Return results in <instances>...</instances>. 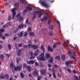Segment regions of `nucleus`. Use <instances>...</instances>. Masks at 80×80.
I'll list each match as a JSON object with an SVG mask.
<instances>
[{"instance_id":"obj_1","label":"nucleus","mask_w":80,"mask_h":80,"mask_svg":"<svg viewBox=\"0 0 80 80\" xmlns=\"http://www.w3.org/2000/svg\"><path fill=\"white\" fill-rule=\"evenodd\" d=\"M41 48L42 50V53L40 55L39 57L38 58V59H39L40 60H41V61H45V58H44V53H45V49L43 47V45H41Z\"/></svg>"},{"instance_id":"obj_2","label":"nucleus","mask_w":80,"mask_h":80,"mask_svg":"<svg viewBox=\"0 0 80 80\" xmlns=\"http://www.w3.org/2000/svg\"><path fill=\"white\" fill-rule=\"evenodd\" d=\"M37 13L38 14V17L40 18L41 17V16L43 14L44 12L43 11H36L33 12V15H35L36 14H37Z\"/></svg>"},{"instance_id":"obj_3","label":"nucleus","mask_w":80,"mask_h":80,"mask_svg":"<svg viewBox=\"0 0 80 80\" xmlns=\"http://www.w3.org/2000/svg\"><path fill=\"white\" fill-rule=\"evenodd\" d=\"M39 3L41 4L42 6L45 7H46V8H49V5L46 4L45 2H43L42 1V0H40L39 1Z\"/></svg>"},{"instance_id":"obj_4","label":"nucleus","mask_w":80,"mask_h":80,"mask_svg":"<svg viewBox=\"0 0 80 80\" xmlns=\"http://www.w3.org/2000/svg\"><path fill=\"white\" fill-rule=\"evenodd\" d=\"M21 70H22V66H18L16 67L14 66V70L15 71H17V70L20 71Z\"/></svg>"},{"instance_id":"obj_5","label":"nucleus","mask_w":80,"mask_h":80,"mask_svg":"<svg viewBox=\"0 0 80 80\" xmlns=\"http://www.w3.org/2000/svg\"><path fill=\"white\" fill-rule=\"evenodd\" d=\"M12 12L13 15L12 19L13 20V19H14V18H15V15H16L15 9L13 8L12 9Z\"/></svg>"},{"instance_id":"obj_6","label":"nucleus","mask_w":80,"mask_h":80,"mask_svg":"<svg viewBox=\"0 0 80 80\" xmlns=\"http://www.w3.org/2000/svg\"><path fill=\"white\" fill-rule=\"evenodd\" d=\"M75 53L73 52V51H72V54L71 55L72 58L75 60V61H77V60L76 59V58H75Z\"/></svg>"},{"instance_id":"obj_7","label":"nucleus","mask_w":80,"mask_h":80,"mask_svg":"<svg viewBox=\"0 0 80 80\" xmlns=\"http://www.w3.org/2000/svg\"><path fill=\"white\" fill-rule=\"evenodd\" d=\"M40 72L42 75H45L46 74V72H47V70H46V69H43L41 70Z\"/></svg>"},{"instance_id":"obj_8","label":"nucleus","mask_w":80,"mask_h":80,"mask_svg":"<svg viewBox=\"0 0 80 80\" xmlns=\"http://www.w3.org/2000/svg\"><path fill=\"white\" fill-rule=\"evenodd\" d=\"M35 62V61H33V60L29 61H27V63L29 64V65H30V64H33Z\"/></svg>"},{"instance_id":"obj_9","label":"nucleus","mask_w":80,"mask_h":80,"mask_svg":"<svg viewBox=\"0 0 80 80\" xmlns=\"http://www.w3.org/2000/svg\"><path fill=\"white\" fill-rule=\"evenodd\" d=\"M48 19V18L47 17L44 16L41 19V20L42 22H45Z\"/></svg>"},{"instance_id":"obj_10","label":"nucleus","mask_w":80,"mask_h":80,"mask_svg":"<svg viewBox=\"0 0 80 80\" xmlns=\"http://www.w3.org/2000/svg\"><path fill=\"white\" fill-rule=\"evenodd\" d=\"M70 64H72V61H70V60H69L68 61H66V65H70Z\"/></svg>"},{"instance_id":"obj_11","label":"nucleus","mask_w":80,"mask_h":80,"mask_svg":"<svg viewBox=\"0 0 80 80\" xmlns=\"http://www.w3.org/2000/svg\"><path fill=\"white\" fill-rule=\"evenodd\" d=\"M34 70H35L33 72V75H37V76H38V72L37 71V69H34Z\"/></svg>"},{"instance_id":"obj_12","label":"nucleus","mask_w":80,"mask_h":80,"mask_svg":"<svg viewBox=\"0 0 80 80\" xmlns=\"http://www.w3.org/2000/svg\"><path fill=\"white\" fill-rule=\"evenodd\" d=\"M38 46L37 45H32V48L34 49V50H36L38 48Z\"/></svg>"},{"instance_id":"obj_13","label":"nucleus","mask_w":80,"mask_h":80,"mask_svg":"<svg viewBox=\"0 0 80 80\" xmlns=\"http://www.w3.org/2000/svg\"><path fill=\"white\" fill-rule=\"evenodd\" d=\"M22 50L19 49L17 52V55L18 56H20L21 55V52H22Z\"/></svg>"},{"instance_id":"obj_14","label":"nucleus","mask_w":80,"mask_h":80,"mask_svg":"<svg viewBox=\"0 0 80 80\" xmlns=\"http://www.w3.org/2000/svg\"><path fill=\"white\" fill-rule=\"evenodd\" d=\"M48 50L49 52H53V49L49 46L48 48Z\"/></svg>"},{"instance_id":"obj_15","label":"nucleus","mask_w":80,"mask_h":80,"mask_svg":"<svg viewBox=\"0 0 80 80\" xmlns=\"http://www.w3.org/2000/svg\"><path fill=\"white\" fill-rule=\"evenodd\" d=\"M26 8L29 11H32V8L30 7V6H26Z\"/></svg>"},{"instance_id":"obj_16","label":"nucleus","mask_w":80,"mask_h":80,"mask_svg":"<svg viewBox=\"0 0 80 80\" xmlns=\"http://www.w3.org/2000/svg\"><path fill=\"white\" fill-rule=\"evenodd\" d=\"M23 24L22 23L20 24L19 26L18 27V28H19V29H20L21 28H23Z\"/></svg>"},{"instance_id":"obj_17","label":"nucleus","mask_w":80,"mask_h":80,"mask_svg":"<svg viewBox=\"0 0 80 80\" xmlns=\"http://www.w3.org/2000/svg\"><path fill=\"white\" fill-rule=\"evenodd\" d=\"M1 78L2 79V80H3L5 78V76H4L3 73H2L0 75V79H1Z\"/></svg>"},{"instance_id":"obj_18","label":"nucleus","mask_w":80,"mask_h":80,"mask_svg":"<svg viewBox=\"0 0 80 80\" xmlns=\"http://www.w3.org/2000/svg\"><path fill=\"white\" fill-rule=\"evenodd\" d=\"M39 52V50L37 49L35 51V52L34 53V55L35 56H37L38 55V54Z\"/></svg>"},{"instance_id":"obj_19","label":"nucleus","mask_w":80,"mask_h":80,"mask_svg":"<svg viewBox=\"0 0 80 80\" xmlns=\"http://www.w3.org/2000/svg\"><path fill=\"white\" fill-rule=\"evenodd\" d=\"M18 35L19 37H22L23 34L22 31H21L20 32L19 34H18Z\"/></svg>"},{"instance_id":"obj_20","label":"nucleus","mask_w":80,"mask_h":80,"mask_svg":"<svg viewBox=\"0 0 80 80\" xmlns=\"http://www.w3.org/2000/svg\"><path fill=\"white\" fill-rule=\"evenodd\" d=\"M53 57H51V59H49V62H50V63H53Z\"/></svg>"},{"instance_id":"obj_21","label":"nucleus","mask_w":80,"mask_h":80,"mask_svg":"<svg viewBox=\"0 0 80 80\" xmlns=\"http://www.w3.org/2000/svg\"><path fill=\"white\" fill-rule=\"evenodd\" d=\"M55 59L56 60H60V57L59 56H57L55 58Z\"/></svg>"},{"instance_id":"obj_22","label":"nucleus","mask_w":80,"mask_h":80,"mask_svg":"<svg viewBox=\"0 0 80 80\" xmlns=\"http://www.w3.org/2000/svg\"><path fill=\"white\" fill-rule=\"evenodd\" d=\"M13 67H14V65H13V63H11L10 65V68L13 70Z\"/></svg>"},{"instance_id":"obj_23","label":"nucleus","mask_w":80,"mask_h":80,"mask_svg":"<svg viewBox=\"0 0 80 80\" xmlns=\"http://www.w3.org/2000/svg\"><path fill=\"white\" fill-rule=\"evenodd\" d=\"M16 60L17 63L18 64L19 63V61L21 60V59L20 58H16Z\"/></svg>"},{"instance_id":"obj_24","label":"nucleus","mask_w":80,"mask_h":80,"mask_svg":"<svg viewBox=\"0 0 80 80\" xmlns=\"http://www.w3.org/2000/svg\"><path fill=\"white\" fill-rule=\"evenodd\" d=\"M27 68L29 72L31 71V68L30 66L27 65Z\"/></svg>"},{"instance_id":"obj_25","label":"nucleus","mask_w":80,"mask_h":80,"mask_svg":"<svg viewBox=\"0 0 80 80\" xmlns=\"http://www.w3.org/2000/svg\"><path fill=\"white\" fill-rule=\"evenodd\" d=\"M63 45L64 46H65L66 47H68V43H67L65 42H64L63 44Z\"/></svg>"},{"instance_id":"obj_26","label":"nucleus","mask_w":80,"mask_h":80,"mask_svg":"<svg viewBox=\"0 0 80 80\" xmlns=\"http://www.w3.org/2000/svg\"><path fill=\"white\" fill-rule=\"evenodd\" d=\"M49 28L50 29V30H53L54 29V26L52 25H50L49 26Z\"/></svg>"},{"instance_id":"obj_27","label":"nucleus","mask_w":80,"mask_h":80,"mask_svg":"<svg viewBox=\"0 0 80 80\" xmlns=\"http://www.w3.org/2000/svg\"><path fill=\"white\" fill-rule=\"evenodd\" d=\"M61 58H62V60H63V61H64V60H65V56L64 55H62L61 56Z\"/></svg>"},{"instance_id":"obj_28","label":"nucleus","mask_w":80,"mask_h":80,"mask_svg":"<svg viewBox=\"0 0 80 80\" xmlns=\"http://www.w3.org/2000/svg\"><path fill=\"white\" fill-rule=\"evenodd\" d=\"M46 56L47 58H50V55L48 53H46Z\"/></svg>"},{"instance_id":"obj_29","label":"nucleus","mask_w":80,"mask_h":80,"mask_svg":"<svg viewBox=\"0 0 80 80\" xmlns=\"http://www.w3.org/2000/svg\"><path fill=\"white\" fill-rule=\"evenodd\" d=\"M19 20L20 22H22L23 20V18L22 17H20L19 18Z\"/></svg>"},{"instance_id":"obj_30","label":"nucleus","mask_w":80,"mask_h":80,"mask_svg":"<svg viewBox=\"0 0 80 80\" xmlns=\"http://www.w3.org/2000/svg\"><path fill=\"white\" fill-rule=\"evenodd\" d=\"M20 75L21 77L22 78H24V77H25V75L22 72H21V73H20Z\"/></svg>"},{"instance_id":"obj_31","label":"nucleus","mask_w":80,"mask_h":80,"mask_svg":"<svg viewBox=\"0 0 80 80\" xmlns=\"http://www.w3.org/2000/svg\"><path fill=\"white\" fill-rule=\"evenodd\" d=\"M8 47L9 50H11L12 48V47L11 46V45L10 44H8Z\"/></svg>"},{"instance_id":"obj_32","label":"nucleus","mask_w":80,"mask_h":80,"mask_svg":"<svg viewBox=\"0 0 80 80\" xmlns=\"http://www.w3.org/2000/svg\"><path fill=\"white\" fill-rule=\"evenodd\" d=\"M18 31V28H17L15 30H14L13 31V33H16Z\"/></svg>"},{"instance_id":"obj_33","label":"nucleus","mask_w":80,"mask_h":80,"mask_svg":"<svg viewBox=\"0 0 80 80\" xmlns=\"http://www.w3.org/2000/svg\"><path fill=\"white\" fill-rule=\"evenodd\" d=\"M58 66L57 64H55L53 65V68H58Z\"/></svg>"},{"instance_id":"obj_34","label":"nucleus","mask_w":80,"mask_h":80,"mask_svg":"<svg viewBox=\"0 0 80 80\" xmlns=\"http://www.w3.org/2000/svg\"><path fill=\"white\" fill-rule=\"evenodd\" d=\"M49 34L51 36H52V35H53L54 34L52 31H50V32H49Z\"/></svg>"},{"instance_id":"obj_35","label":"nucleus","mask_w":80,"mask_h":80,"mask_svg":"<svg viewBox=\"0 0 80 80\" xmlns=\"http://www.w3.org/2000/svg\"><path fill=\"white\" fill-rule=\"evenodd\" d=\"M14 5L15 7H19V4L17 3H15Z\"/></svg>"},{"instance_id":"obj_36","label":"nucleus","mask_w":80,"mask_h":80,"mask_svg":"<svg viewBox=\"0 0 80 80\" xmlns=\"http://www.w3.org/2000/svg\"><path fill=\"white\" fill-rule=\"evenodd\" d=\"M29 35L30 36H33L34 35V33L33 32H30L29 33Z\"/></svg>"},{"instance_id":"obj_37","label":"nucleus","mask_w":80,"mask_h":80,"mask_svg":"<svg viewBox=\"0 0 80 80\" xmlns=\"http://www.w3.org/2000/svg\"><path fill=\"white\" fill-rule=\"evenodd\" d=\"M5 76L6 78H8V79L9 78V76H8V75L7 74H6Z\"/></svg>"},{"instance_id":"obj_38","label":"nucleus","mask_w":80,"mask_h":80,"mask_svg":"<svg viewBox=\"0 0 80 80\" xmlns=\"http://www.w3.org/2000/svg\"><path fill=\"white\" fill-rule=\"evenodd\" d=\"M26 23H27V24H28L29 25H30L31 24V23L30 22H28V18L26 20Z\"/></svg>"},{"instance_id":"obj_39","label":"nucleus","mask_w":80,"mask_h":80,"mask_svg":"<svg viewBox=\"0 0 80 80\" xmlns=\"http://www.w3.org/2000/svg\"><path fill=\"white\" fill-rule=\"evenodd\" d=\"M27 45H28V48H30V47H32V45L30 44H28Z\"/></svg>"},{"instance_id":"obj_40","label":"nucleus","mask_w":80,"mask_h":80,"mask_svg":"<svg viewBox=\"0 0 80 80\" xmlns=\"http://www.w3.org/2000/svg\"><path fill=\"white\" fill-rule=\"evenodd\" d=\"M28 11V10H27V9H25L23 12V14L24 15H25V13H26V12H27V11Z\"/></svg>"},{"instance_id":"obj_41","label":"nucleus","mask_w":80,"mask_h":80,"mask_svg":"<svg viewBox=\"0 0 80 80\" xmlns=\"http://www.w3.org/2000/svg\"><path fill=\"white\" fill-rule=\"evenodd\" d=\"M4 58V55L3 54H1V57L0 56V58Z\"/></svg>"},{"instance_id":"obj_42","label":"nucleus","mask_w":80,"mask_h":80,"mask_svg":"<svg viewBox=\"0 0 80 80\" xmlns=\"http://www.w3.org/2000/svg\"><path fill=\"white\" fill-rule=\"evenodd\" d=\"M28 35V33L27 32H25L24 35V37H27Z\"/></svg>"},{"instance_id":"obj_43","label":"nucleus","mask_w":80,"mask_h":80,"mask_svg":"<svg viewBox=\"0 0 80 80\" xmlns=\"http://www.w3.org/2000/svg\"><path fill=\"white\" fill-rule=\"evenodd\" d=\"M12 22H8L7 23V24H8V25H9V26H12Z\"/></svg>"},{"instance_id":"obj_44","label":"nucleus","mask_w":80,"mask_h":80,"mask_svg":"<svg viewBox=\"0 0 80 80\" xmlns=\"http://www.w3.org/2000/svg\"><path fill=\"white\" fill-rule=\"evenodd\" d=\"M56 22H57V23H58V24L59 26V27H60L59 29H60V28H61V27H60V22H59V21H56Z\"/></svg>"},{"instance_id":"obj_45","label":"nucleus","mask_w":80,"mask_h":80,"mask_svg":"<svg viewBox=\"0 0 80 80\" xmlns=\"http://www.w3.org/2000/svg\"><path fill=\"white\" fill-rule=\"evenodd\" d=\"M56 47H57V44H54L52 46V47H53V48H55Z\"/></svg>"},{"instance_id":"obj_46","label":"nucleus","mask_w":80,"mask_h":80,"mask_svg":"<svg viewBox=\"0 0 80 80\" xmlns=\"http://www.w3.org/2000/svg\"><path fill=\"white\" fill-rule=\"evenodd\" d=\"M5 31V30H4V29H0V32H2V33H3V32H4V31Z\"/></svg>"},{"instance_id":"obj_47","label":"nucleus","mask_w":80,"mask_h":80,"mask_svg":"<svg viewBox=\"0 0 80 80\" xmlns=\"http://www.w3.org/2000/svg\"><path fill=\"white\" fill-rule=\"evenodd\" d=\"M68 53L69 56H71L72 55V52H71V51H69L68 52Z\"/></svg>"},{"instance_id":"obj_48","label":"nucleus","mask_w":80,"mask_h":80,"mask_svg":"<svg viewBox=\"0 0 80 80\" xmlns=\"http://www.w3.org/2000/svg\"><path fill=\"white\" fill-rule=\"evenodd\" d=\"M53 76V77H54V78H57V77L56 76V75H55V72H53L52 74Z\"/></svg>"},{"instance_id":"obj_49","label":"nucleus","mask_w":80,"mask_h":80,"mask_svg":"<svg viewBox=\"0 0 80 80\" xmlns=\"http://www.w3.org/2000/svg\"><path fill=\"white\" fill-rule=\"evenodd\" d=\"M35 65H36V66H37V67H38L39 66V64L37 62H35Z\"/></svg>"},{"instance_id":"obj_50","label":"nucleus","mask_w":80,"mask_h":80,"mask_svg":"<svg viewBox=\"0 0 80 80\" xmlns=\"http://www.w3.org/2000/svg\"><path fill=\"white\" fill-rule=\"evenodd\" d=\"M28 32H31V31H32V28H28Z\"/></svg>"},{"instance_id":"obj_51","label":"nucleus","mask_w":80,"mask_h":80,"mask_svg":"<svg viewBox=\"0 0 80 80\" xmlns=\"http://www.w3.org/2000/svg\"><path fill=\"white\" fill-rule=\"evenodd\" d=\"M32 18L33 20H34V19H35V18H36V16H35V15H33L32 17Z\"/></svg>"},{"instance_id":"obj_52","label":"nucleus","mask_w":80,"mask_h":80,"mask_svg":"<svg viewBox=\"0 0 80 80\" xmlns=\"http://www.w3.org/2000/svg\"><path fill=\"white\" fill-rule=\"evenodd\" d=\"M40 67H43L44 66V65L43 64L42 62H40Z\"/></svg>"},{"instance_id":"obj_53","label":"nucleus","mask_w":80,"mask_h":80,"mask_svg":"<svg viewBox=\"0 0 80 80\" xmlns=\"http://www.w3.org/2000/svg\"><path fill=\"white\" fill-rule=\"evenodd\" d=\"M22 43H20L18 44V47H22Z\"/></svg>"},{"instance_id":"obj_54","label":"nucleus","mask_w":80,"mask_h":80,"mask_svg":"<svg viewBox=\"0 0 80 80\" xmlns=\"http://www.w3.org/2000/svg\"><path fill=\"white\" fill-rule=\"evenodd\" d=\"M10 19H11V16L9 15L8 17V20H10Z\"/></svg>"},{"instance_id":"obj_55","label":"nucleus","mask_w":80,"mask_h":80,"mask_svg":"<svg viewBox=\"0 0 80 80\" xmlns=\"http://www.w3.org/2000/svg\"><path fill=\"white\" fill-rule=\"evenodd\" d=\"M27 65H26V64H23V68H26V67H27Z\"/></svg>"},{"instance_id":"obj_56","label":"nucleus","mask_w":80,"mask_h":80,"mask_svg":"<svg viewBox=\"0 0 80 80\" xmlns=\"http://www.w3.org/2000/svg\"><path fill=\"white\" fill-rule=\"evenodd\" d=\"M67 70L69 73H71V72H72V71H71V70L69 68H68Z\"/></svg>"},{"instance_id":"obj_57","label":"nucleus","mask_w":80,"mask_h":80,"mask_svg":"<svg viewBox=\"0 0 80 80\" xmlns=\"http://www.w3.org/2000/svg\"><path fill=\"white\" fill-rule=\"evenodd\" d=\"M17 38H16V42H18V41H19L20 40V39H19V38L18 37H17Z\"/></svg>"},{"instance_id":"obj_58","label":"nucleus","mask_w":80,"mask_h":80,"mask_svg":"<svg viewBox=\"0 0 80 80\" xmlns=\"http://www.w3.org/2000/svg\"><path fill=\"white\" fill-rule=\"evenodd\" d=\"M29 54L30 55V56H33V52H29Z\"/></svg>"},{"instance_id":"obj_59","label":"nucleus","mask_w":80,"mask_h":80,"mask_svg":"<svg viewBox=\"0 0 80 80\" xmlns=\"http://www.w3.org/2000/svg\"><path fill=\"white\" fill-rule=\"evenodd\" d=\"M4 35L6 37H9V35L8 33H5Z\"/></svg>"},{"instance_id":"obj_60","label":"nucleus","mask_w":80,"mask_h":80,"mask_svg":"<svg viewBox=\"0 0 80 80\" xmlns=\"http://www.w3.org/2000/svg\"><path fill=\"white\" fill-rule=\"evenodd\" d=\"M20 13H18V14L17 15V17H20Z\"/></svg>"},{"instance_id":"obj_61","label":"nucleus","mask_w":80,"mask_h":80,"mask_svg":"<svg viewBox=\"0 0 80 80\" xmlns=\"http://www.w3.org/2000/svg\"><path fill=\"white\" fill-rule=\"evenodd\" d=\"M52 71L53 73H55V69L54 68H52Z\"/></svg>"},{"instance_id":"obj_62","label":"nucleus","mask_w":80,"mask_h":80,"mask_svg":"<svg viewBox=\"0 0 80 80\" xmlns=\"http://www.w3.org/2000/svg\"><path fill=\"white\" fill-rule=\"evenodd\" d=\"M8 27V25H7V24H5L3 26V28H6V27Z\"/></svg>"},{"instance_id":"obj_63","label":"nucleus","mask_w":80,"mask_h":80,"mask_svg":"<svg viewBox=\"0 0 80 80\" xmlns=\"http://www.w3.org/2000/svg\"><path fill=\"white\" fill-rule=\"evenodd\" d=\"M41 78V76H38V80H40Z\"/></svg>"},{"instance_id":"obj_64","label":"nucleus","mask_w":80,"mask_h":80,"mask_svg":"<svg viewBox=\"0 0 80 80\" xmlns=\"http://www.w3.org/2000/svg\"><path fill=\"white\" fill-rule=\"evenodd\" d=\"M75 78L76 80H78V76H75Z\"/></svg>"}]
</instances>
